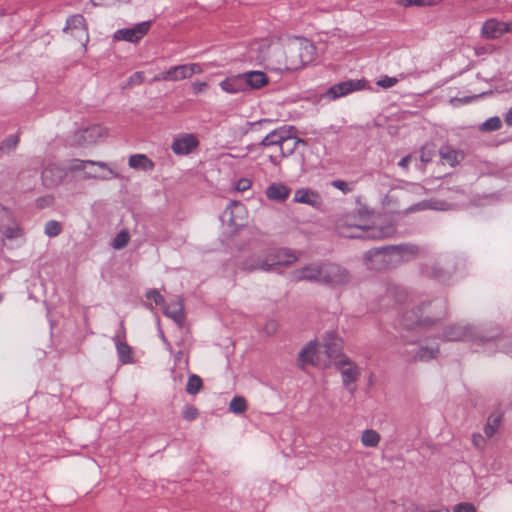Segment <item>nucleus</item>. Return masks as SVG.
<instances>
[{
	"label": "nucleus",
	"mask_w": 512,
	"mask_h": 512,
	"mask_svg": "<svg viewBox=\"0 0 512 512\" xmlns=\"http://www.w3.org/2000/svg\"><path fill=\"white\" fill-rule=\"evenodd\" d=\"M342 349V340L333 331L325 333L324 343L319 344L316 341H310L299 353L297 364L301 369L307 365L326 367L333 358L335 366L341 374L343 386L350 394L356 390L354 383L360 376L359 367L347 356L339 355Z\"/></svg>",
	"instance_id": "f257e3e1"
},
{
	"label": "nucleus",
	"mask_w": 512,
	"mask_h": 512,
	"mask_svg": "<svg viewBox=\"0 0 512 512\" xmlns=\"http://www.w3.org/2000/svg\"><path fill=\"white\" fill-rule=\"evenodd\" d=\"M466 268L465 256L453 252H442L422 262L419 271L423 277L445 286H452L464 276Z\"/></svg>",
	"instance_id": "f03ea898"
},
{
	"label": "nucleus",
	"mask_w": 512,
	"mask_h": 512,
	"mask_svg": "<svg viewBox=\"0 0 512 512\" xmlns=\"http://www.w3.org/2000/svg\"><path fill=\"white\" fill-rule=\"evenodd\" d=\"M291 277L295 281L318 283L332 289H343L349 286L353 279L346 267L330 261L313 262L295 269Z\"/></svg>",
	"instance_id": "7ed1b4c3"
},
{
	"label": "nucleus",
	"mask_w": 512,
	"mask_h": 512,
	"mask_svg": "<svg viewBox=\"0 0 512 512\" xmlns=\"http://www.w3.org/2000/svg\"><path fill=\"white\" fill-rule=\"evenodd\" d=\"M501 333L502 329L497 324H474L462 320L446 325L437 337L443 342H467L479 351Z\"/></svg>",
	"instance_id": "20e7f679"
},
{
	"label": "nucleus",
	"mask_w": 512,
	"mask_h": 512,
	"mask_svg": "<svg viewBox=\"0 0 512 512\" xmlns=\"http://www.w3.org/2000/svg\"><path fill=\"white\" fill-rule=\"evenodd\" d=\"M448 313L446 297L422 298L402 313L400 324L406 330L427 329L442 321Z\"/></svg>",
	"instance_id": "39448f33"
},
{
	"label": "nucleus",
	"mask_w": 512,
	"mask_h": 512,
	"mask_svg": "<svg viewBox=\"0 0 512 512\" xmlns=\"http://www.w3.org/2000/svg\"><path fill=\"white\" fill-rule=\"evenodd\" d=\"M418 253L417 245L404 243L369 249L363 254L362 260L367 270L382 272L411 261Z\"/></svg>",
	"instance_id": "423d86ee"
},
{
	"label": "nucleus",
	"mask_w": 512,
	"mask_h": 512,
	"mask_svg": "<svg viewBox=\"0 0 512 512\" xmlns=\"http://www.w3.org/2000/svg\"><path fill=\"white\" fill-rule=\"evenodd\" d=\"M421 330H410L409 334L401 336L403 347L400 350V356L408 362H429L439 355L437 335Z\"/></svg>",
	"instance_id": "0eeeda50"
},
{
	"label": "nucleus",
	"mask_w": 512,
	"mask_h": 512,
	"mask_svg": "<svg viewBox=\"0 0 512 512\" xmlns=\"http://www.w3.org/2000/svg\"><path fill=\"white\" fill-rule=\"evenodd\" d=\"M339 236L350 239L381 240L396 233V226L387 218H377L371 225H362L350 218L340 219L336 223Z\"/></svg>",
	"instance_id": "6e6552de"
},
{
	"label": "nucleus",
	"mask_w": 512,
	"mask_h": 512,
	"mask_svg": "<svg viewBox=\"0 0 512 512\" xmlns=\"http://www.w3.org/2000/svg\"><path fill=\"white\" fill-rule=\"evenodd\" d=\"M108 136V130L98 124L75 131L69 138V144L75 147L87 148L102 143Z\"/></svg>",
	"instance_id": "1a4fd4ad"
},
{
	"label": "nucleus",
	"mask_w": 512,
	"mask_h": 512,
	"mask_svg": "<svg viewBox=\"0 0 512 512\" xmlns=\"http://www.w3.org/2000/svg\"><path fill=\"white\" fill-rule=\"evenodd\" d=\"M69 168L71 171H83L87 178L108 179L117 176L104 162L73 159L69 162Z\"/></svg>",
	"instance_id": "9d476101"
},
{
	"label": "nucleus",
	"mask_w": 512,
	"mask_h": 512,
	"mask_svg": "<svg viewBox=\"0 0 512 512\" xmlns=\"http://www.w3.org/2000/svg\"><path fill=\"white\" fill-rule=\"evenodd\" d=\"M287 52L288 50L285 51L278 41L275 42L270 52V59H267L265 67L275 71L296 70L297 63L294 56H287Z\"/></svg>",
	"instance_id": "9b49d317"
},
{
	"label": "nucleus",
	"mask_w": 512,
	"mask_h": 512,
	"mask_svg": "<svg viewBox=\"0 0 512 512\" xmlns=\"http://www.w3.org/2000/svg\"><path fill=\"white\" fill-rule=\"evenodd\" d=\"M264 256L268 262V271L277 266H289L297 261L298 256L289 248L268 247L264 248Z\"/></svg>",
	"instance_id": "f8f14e48"
},
{
	"label": "nucleus",
	"mask_w": 512,
	"mask_h": 512,
	"mask_svg": "<svg viewBox=\"0 0 512 512\" xmlns=\"http://www.w3.org/2000/svg\"><path fill=\"white\" fill-rule=\"evenodd\" d=\"M315 50L313 43L306 38L296 37L288 44V53L298 52L297 58L294 57L297 69L314 59Z\"/></svg>",
	"instance_id": "ddd939ff"
},
{
	"label": "nucleus",
	"mask_w": 512,
	"mask_h": 512,
	"mask_svg": "<svg viewBox=\"0 0 512 512\" xmlns=\"http://www.w3.org/2000/svg\"><path fill=\"white\" fill-rule=\"evenodd\" d=\"M0 233L6 240H16L23 236V229L13 212L2 205H0Z\"/></svg>",
	"instance_id": "4468645a"
},
{
	"label": "nucleus",
	"mask_w": 512,
	"mask_h": 512,
	"mask_svg": "<svg viewBox=\"0 0 512 512\" xmlns=\"http://www.w3.org/2000/svg\"><path fill=\"white\" fill-rule=\"evenodd\" d=\"M365 87V81L360 79H348L329 87L322 95L329 101L345 97L353 92L361 91Z\"/></svg>",
	"instance_id": "2eb2a0df"
},
{
	"label": "nucleus",
	"mask_w": 512,
	"mask_h": 512,
	"mask_svg": "<svg viewBox=\"0 0 512 512\" xmlns=\"http://www.w3.org/2000/svg\"><path fill=\"white\" fill-rule=\"evenodd\" d=\"M222 223L228 224L232 228H238L245 225L246 209L245 206L237 201H231L220 216Z\"/></svg>",
	"instance_id": "dca6fc26"
},
{
	"label": "nucleus",
	"mask_w": 512,
	"mask_h": 512,
	"mask_svg": "<svg viewBox=\"0 0 512 512\" xmlns=\"http://www.w3.org/2000/svg\"><path fill=\"white\" fill-rule=\"evenodd\" d=\"M68 171H71L69 163L66 166H62L57 163L48 164L44 167L41 173L43 185L47 188L57 187L67 176Z\"/></svg>",
	"instance_id": "f3484780"
},
{
	"label": "nucleus",
	"mask_w": 512,
	"mask_h": 512,
	"mask_svg": "<svg viewBox=\"0 0 512 512\" xmlns=\"http://www.w3.org/2000/svg\"><path fill=\"white\" fill-rule=\"evenodd\" d=\"M63 32H70L71 35L82 42L84 46L89 41L85 19L81 14L69 16L66 20V25Z\"/></svg>",
	"instance_id": "a211bd4d"
},
{
	"label": "nucleus",
	"mask_w": 512,
	"mask_h": 512,
	"mask_svg": "<svg viewBox=\"0 0 512 512\" xmlns=\"http://www.w3.org/2000/svg\"><path fill=\"white\" fill-rule=\"evenodd\" d=\"M238 266L245 271H268V262H266V257L264 256V248L256 249L243 256V259L238 261Z\"/></svg>",
	"instance_id": "6ab92c4d"
},
{
	"label": "nucleus",
	"mask_w": 512,
	"mask_h": 512,
	"mask_svg": "<svg viewBox=\"0 0 512 512\" xmlns=\"http://www.w3.org/2000/svg\"><path fill=\"white\" fill-rule=\"evenodd\" d=\"M198 145L199 141L195 135L185 133L174 138L171 149L176 155H188Z\"/></svg>",
	"instance_id": "aec40b11"
},
{
	"label": "nucleus",
	"mask_w": 512,
	"mask_h": 512,
	"mask_svg": "<svg viewBox=\"0 0 512 512\" xmlns=\"http://www.w3.org/2000/svg\"><path fill=\"white\" fill-rule=\"evenodd\" d=\"M408 298V292L405 287L395 283H388L386 285V294L380 299L381 306L388 307L390 302L394 304H402Z\"/></svg>",
	"instance_id": "412c9836"
},
{
	"label": "nucleus",
	"mask_w": 512,
	"mask_h": 512,
	"mask_svg": "<svg viewBox=\"0 0 512 512\" xmlns=\"http://www.w3.org/2000/svg\"><path fill=\"white\" fill-rule=\"evenodd\" d=\"M293 201L306 204L314 209H321L323 206L322 197L315 191L308 188H301L295 191Z\"/></svg>",
	"instance_id": "4be33fe9"
},
{
	"label": "nucleus",
	"mask_w": 512,
	"mask_h": 512,
	"mask_svg": "<svg viewBox=\"0 0 512 512\" xmlns=\"http://www.w3.org/2000/svg\"><path fill=\"white\" fill-rule=\"evenodd\" d=\"M275 42L270 39H261L254 42L250 47V54L257 61L265 66L267 59H270V52Z\"/></svg>",
	"instance_id": "5701e85b"
},
{
	"label": "nucleus",
	"mask_w": 512,
	"mask_h": 512,
	"mask_svg": "<svg viewBox=\"0 0 512 512\" xmlns=\"http://www.w3.org/2000/svg\"><path fill=\"white\" fill-rule=\"evenodd\" d=\"M293 130V127H281L278 129L271 130L260 142L259 145L268 147V146H274L277 145L280 147V145L283 144L285 140H289L290 138V131Z\"/></svg>",
	"instance_id": "b1692460"
},
{
	"label": "nucleus",
	"mask_w": 512,
	"mask_h": 512,
	"mask_svg": "<svg viewBox=\"0 0 512 512\" xmlns=\"http://www.w3.org/2000/svg\"><path fill=\"white\" fill-rule=\"evenodd\" d=\"M219 86L228 94H237L246 91L242 73L226 77L219 83Z\"/></svg>",
	"instance_id": "393cba45"
},
{
	"label": "nucleus",
	"mask_w": 512,
	"mask_h": 512,
	"mask_svg": "<svg viewBox=\"0 0 512 512\" xmlns=\"http://www.w3.org/2000/svg\"><path fill=\"white\" fill-rule=\"evenodd\" d=\"M242 74H243V78H244L246 91L248 89L262 88L263 86L267 85L269 82L267 75L262 71L251 70V71L244 72Z\"/></svg>",
	"instance_id": "a878e982"
},
{
	"label": "nucleus",
	"mask_w": 512,
	"mask_h": 512,
	"mask_svg": "<svg viewBox=\"0 0 512 512\" xmlns=\"http://www.w3.org/2000/svg\"><path fill=\"white\" fill-rule=\"evenodd\" d=\"M291 189L283 183L273 182L271 183L266 191V197L278 203L284 202L290 195Z\"/></svg>",
	"instance_id": "bb28decb"
},
{
	"label": "nucleus",
	"mask_w": 512,
	"mask_h": 512,
	"mask_svg": "<svg viewBox=\"0 0 512 512\" xmlns=\"http://www.w3.org/2000/svg\"><path fill=\"white\" fill-rule=\"evenodd\" d=\"M482 35L489 39H494L502 36L507 32L505 22H500L495 19H489L484 22L481 28Z\"/></svg>",
	"instance_id": "cd10ccee"
},
{
	"label": "nucleus",
	"mask_w": 512,
	"mask_h": 512,
	"mask_svg": "<svg viewBox=\"0 0 512 512\" xmlns=\"http://www.w3.org/2000/svg\"><path fill=\"white\" fill-rule=\"evenodd\" d=\"M164 314L171 318L180 327L183 325L185 315L184 306L180 299H177L164 306Z\"/></svg>",
	"instance_id": "c85d7f7f"
},
{
	"label": "nucleus",
	"mask_w": 512,
	"mask_h": 512,
	"mask_svg": "<svg viewBox=\"0 0 512 512\" xmlns=\"http://www.w3.org/2000/svg\"><path fill=\"white\" fill-rule=\"evenodd\" d=\"M130 168L147 172L154 168V164L146 155L135 154L130 156Z\"/></svg>",
	"instance_id": "c756f323"
},
{
	"label": "nucleus",
	"mask_w": 512,
	"mask_h": 512,
	"mask_svg": "<svg viewBox=\"0 0 512 512\" xmlns=\"http://www.w3.org/2000/svg\"><path fill=\"white\" fill-rule=\"evenodd\" d=\"M446 210L444 203H439L437 201L432 200H423L418 203H415L411 206H409L406 211L409 213H413L416 211H423V210Z\"/></svg>",
	"instance_id": "7c9ffc66"
},
{
	"label": "nucleus",
	"mask_w": 512,
	"mask_h": 512,
	"mask_svg": "<svg viewBox=\"0 0 512 512\" xmlns=\"http://www.w3.org/2000/svg\"><path fill=\"white\" fill-rule=\"evenodd\" d=\"M151 27V21H143L130 27V43L138 42L144 35L147 34Z\"/></svg>",
	"instance_id": "2f4dec72"
},
{
	"label": "nucleus",
	"mask_w": 512,
	"mask_h": 512,
	"mask_svg": "<svg viewBox=\"0 0 512 512\" xmlns=\"http://www.w3.org/2000/svg\"><path fill=\"white\" fill-rule=\"evenodd\" d=\"M380 442V435L373 429H366L363 431L361 436V443L365 447H376Z\"/></svg>",
	"instance_id": "473e14b6"
},
{
	"label": "nucleus",
	"mask_w": 512,
	"mask_h": 512,
	"mask_svg": "<svg viewBox=\"0 0 512 512\" xmlns=\"http://www.w3.org/2000/svg\"><path fill=\"white\" fill-rule=\"evenodd\" d=\"M441 158L449 165L454 166L459 162V153L450 146H444L440 149Z\"/></svg>",
	"instance_id": "72a5a7b5"
},
{
	"label": "nucleus",
	"mask_w": 512,
	"mask_h": 512,
	"mask_svg": "<svg viewBox=\"0 0 512 512\" xmlns=\"http://www.w3.org/2000/svg\"><path fill=\"white\" fill-rule=\"evenodd\" d=\"M502 127V120L498 116H493L485 120L480 126L479 130L482 132L497 131Z\"/></svg>",
	"instance_id": "f704fd0d"
},
{
	"label": "nucleus",
	"mask_w": 512,
	"mask_h": 512,
	"mask_svg": "<svg viewBox=\"0 0 512 512\" xmlns=\"http://www.w3.org/2000/svg\"><path fill=\"white\" fill-rule=\"evenodd\" d=\"M114 342L119 355V360L122 364L128 363V345L121 339L120 335L114 337Z\"/></svg>",
	"instance_id": "c9c22d12"
},
{
	"label": "nucleus",
	"mask_w": 512,
	"mask_h": 512,
	"mask_svg": "<svg viewBox=\"0 0 512 512\" xmlns=\"http://www.w3.org/2000/svg\"><path fill=\"white\" fill-rule=\"evenodd\" d=\"M299 142H301L299 139L293 137L290 134L289 140H285L283 142V144L280 145V148H279L280 154H281L280 156L287 157V156L291 155L294 152V150L296 149V146Z\"/></svg>",
	"instance_id": "e433bc0d"
},
{
	"label": "nucleus",
	"mask_w": 512,
	"mask_h": 512,
	"mask_svg": "<svg viewBox=\"0 0 512 512\" xmlns=\"http://www.w3.org/2000/svg\"><path fill=\"white\" fill-rule=\"evenodd\" d=\"M247 409V403L244 397L235 396L229 403V411L234 414H241Z\"/></svg>",
	"instance_id": "4c0bfd02"
},
{
	"label": "nucleus",
	"mask_w": 512,
	"mask_h": 512,
	"mask_svg": "<svg viewBox=\"0 0 512 512\" xmlns=\"http://www.w3.org/2000/svg\"><path fill=\"white\" fill-rule=\"evenodd\" d=\"M500 422H501V415H498V414L491 415L488 418V422L484 427L485 435L487 437H492L495 434Z\"/></svg>",
	"instance_id": "58836bf2"
},
{
	"label": "nucleus",
	"mask_w": 512,
	"mask_h": 512,
	"mask_svg": "<svg viewBox=\"0 0 512 512\" xmlns=\"http://www.w3.org/2000/svg\"><path fill=\"white\" fill-rule=\"evenodd\" d=\"M202 388V380L199 376L192 374L189 376L186 391L190 395H196Z\"/></svg>",
	"instance_id": "ea45409f"
},
{
	"label": "nucleus",
	"mask_w": 512,
	"mask_h": 512,
	"mask_svg": "<svg viewBox=\"0 0 512 512\" xmlns=\"http://www.w3.org/2000/svg\"><path fill=\"white\" fill-rule=\"evenodd\" d=\"M62 231L61 223L56 220H49L46 222L44 227V233L50 237H57Z\"/></svg>",
	"instance_id": "a19ab883"
},
{
	"label": "nucleus",
	"mask_w": 512,
	"mask_h": 512,
	"mask_svg": "<svg viewBox=\"0 0 512 512\" xmlns=\"http://www.w3.org/2000/svg\"><path fill=\"white\" fill-rule=\"evenodd\" d=\"M19 142L18 135H10L0 143L1 153H9L14 150Z\"/></svg>",
	"instance_id": "79ce46f5"
},
{
	"label": "nucleus",
	"mask_w": 512,
	"mask_h": 512,
	"mask_svg": "<svg viewBox=\"0 0 512 512\" xmlns=\"http://www.w3.org/2000/svg\"><path fill=\"white\" fill-rule=\"evenodd\" d=\"M128 244V230L122 229L113 239L112 247L116 250L124 248Z\"/></svg>",
	"instance_id": "37998d69"
},
{
	"label": "nucleus",
	"mask_w": 512,
	"mask_h": 512,
	"mask_svg": "<svg viewBox=\"0 0 512 512\" xmlns=\"http://www.w3.org/2000/svg\"><path fill=\"white\" fill-rule=\"evenodd\" d=\"M185 69L186 68H185L184 64L170 67L169 71H170L171 81H179V80L189 78Z\"/></svg>",
	"instance_id": "c03bdc74"
},
{
	"label": "nucleus",
	"mask_w": 512,
	"mask_h": 512,
	"mask_svg": "<svg viewBox=\"0 0 512 512\" xmlns=\"http://www.w3.org/2000/svg\"><path fill=\"white\" fill-rule=\"evenodd\" d=\"M331 186L342 191L344 194H348L352 191V185L343 180H333Z\"/></svg>",
	"instance_id": "a18cd8bd"
},
{
	"label": "nucleus",
	"mask_w": 512,
	"mask_h": 512,
	"mask_svg": "<svg viewBox=\"0 0 512 512\" xmlns=\"http://www.w3.org/2000/svg\"><path fill=\"white\" fill-rule=\"evenodd\" d=\"M397 82L398 79L395 77L384 76L377 81V85L384 89H387L393 87Z\"/></svg>",
	"instance_id": "49530a36"
},
{
	"label": "nucleus",
	"mask_w": 512,
	"mask_h": 512,
	"mask_svg": "<svg viewBox=\"0 0 512 512\" xmlns=\"http://www.w3.org/2000/svg\"><path fill=\"white\" fill-rule=\"evenodd\" d=\"M146 298L148 301H153L155 305H161L164 303L163 296L157 290H149L146 293Z\"/></svg>",
	"instance_id": "de8ad7c7"
},
{
	"label": "nucleus",
	"mask_w": 512,
	"mask_h": 512,
	"mask_svg": "<svg viewBox=\"0 0 512 512\" xmlns=\"http://www.w3.org/2000/svg\"><path fill=\"white\" fill-rule=\"evenodd\" d=\"M198 416V410L194 406H186L183 411V417L187 421H192Z\"/></svg>",
	"instance_id": "09e8293b"
},
{
	"label": "nucleus",
	"mask_w": 512,
	"mask_h": 512,
	"mask_svg": "<svg viewBox=\"0 0 512 512\" xmlns=\"http://www.w3.org/2000/svg\"><path fill=\"white\" fill-rule=\"evenodd\" d=\"M185 71L188 74V77L190 78L194 74H199L203 72V69L200 64L192 63V64H184Z\"/></svg>",
	"instance_id": "8fccbe9b"
},
{
	"label": "nucleus",
	"mask_w": 512,
	"mask_h": 512,
	"mask_svg": "<svg viewBox=\"0 0 512 512\" xmlns=\"http://www.w3.org/2000/svg\"><path fill=\"white\" fill-rule=\"evenodd\" d=\"M454 512H476V508L471 503H459L454 507Z\"/></svg>",
	"instance_id": "3c124183"
},
{
	"label": "nucleus",
	"mask_w": 512,
	"mask_h": 512,
	"mask_svg": "<svg viewBox=\"0 0 512 512\" xmlns=\"http://www.w3.org/2000/svg\"><path fill=\"white\" fill-rule=\"evenodd\" d=\"M407 187H408L409 191H411L412 193H414L418 196H422L426 193L425 187L418 183L407 184Z\"/></svg>",
	"instance_id": "603ef678"
},
{
	"label": "nucleus",
	"mask_w": 512,
	"mask_h": 512,
	"mask_svg": "<svg viewBox=\"0 0 512 512\" xmlns=\"http://www.w3.org/2000/svg\"><path fill=\"white\" fill-rule=\"evenodd\" d=\"M113 38L116 41H128V27L115 31Z\"/></svg>",
	"instance_id": "864d4df0"
},
{
	"label": "nucleus",
	"mask_w": 512,
	"mask_h": 512,
	"mask_svg": "<svg viewBox=\"0 0 512 512\" xmlns=\"http://www.w3.org/2000/svg\"><path fill=\"white\" fill-rule=\"evenodd\" d=\"M94 6H111L116 3H125L127 0H90Z\"/></svg>",
	"instance_id": "5fc2aeb1"
},
{
	"label": "nucleus",
	"mask_w": 512,
	"mask_h": 512,
	"mask_svg": "<svg viewBox=\"0 0 512 512\" xmlns=\"http://www.w3.org/2000/svg\"><path fill=\"white\" fill-rule=\"evenodd\" d=\"M271 123H272V121L269 119H261L259 121L251 122L249 124L253 130H258V129L266 128V126H269Z\"/></svg>",
	"instance_id": "6e6d98bb"
},
{
	"label": "nucleus",
	"mask_w": 512,
	"mask_h": 512,
	"mask_svg": "<svg viewBox=\"0 0 512 512\" xmlns=\"http://www.w3.org/2000/svg\"><path fill=\"white\" fill-rule=\"evenodd\" d=\"M472 442L473 445L478 449H482L486 444V440L481 434H473Z\"/></svg>",
	"instance_id": "4d7b16f0"
},
{
	"label": "nucleus",
	"mask_w": 512,
	"mask_h": 512,
	"mask_svg": "<svg viewBox=\"0 0 512 512\" xmlns=\"http://www.w3.org/2000/svg\"><path fill=\"white\" fill-rule=\"evenodd\" d=\"M208 87V84L206 82H193L192 88L195 94L203 93L206 88Z\"/></svg>",
	"instance_id": "13d9d810"
},
{
	"label": "nucleus",
	"mask_w": 512,
	"mask_h": 512,
	"mask_svg": "<svg viewBox=\"0 0 512 512\" xmlns=\"http://www.w3.org/2000/svg\"><path fill=\"white\" fill-rule=\"evenodd\" d=\"M156 81H171L170 71L169 69L166 71H162L157 74L154 78Z\"/></svg>",
	"instance_id": "bf43d9fd"
},
{
	"label": "nucleus",
	"mask_w": 512,
	"mask_h": 512,
	"mask_svg": "<svg viewBox=\"0 0 512 512\" xmlns=\"http://www.w3.org/2000/svg\"><path fill=\"white\" fill-rule=\"evenodd\" d=\"M276 330H277V323L274 320H270L266 324V328H265L266 333L268 335H270V334L274 333Z\"/></svg>",
	"instance_id": "052dcab7"
},
{
	"label": "nucleus",
	"mask_w": 512,
	"mask_h": 512,
	"mask_svg": "<svg viewBox=\"0 0 512 512\" xmlns=\"http://www.w3.org/2000/svg\"><path fill=\"white\" fill-rule=\"evenodd\" d=\"M172 377L175 383H182L184 379L183 372H177L176 370H172Z\"/></svg>",
	"instance_id": "680f3d73"
},
{
	"label": "nucleus",
	"mask_w": 512,
	"mask_h": 512,
	"mask_svg": "<svg viewBox=\"0 0 512 512\" xmlns=\"http://www.w3.org/2000/svg\"><path fill=\"white\" fill-rule=\"evenodd\" d=\"M250 187V181L248 179H241L238 182L237 189L240 191H244Z\"/></svg>",
	"instance_id": "e2e57ef3"
},
{
	"label": "nucleus",
	"mask_w": 512,
	"mask_h": 512,
	"mask_svg": "<svg viewBox=\"0 0 512 512\" xmlns=\"http://www.w3.org/2000/svg\"><path fill=\"white\" fill-rule=\"evenodd\" d=\"M504 121L509 127H512V106L505 113Z\"/></svg>",
	"instance_id": "0e129e2a"
},
{
	"label": "nucleus",
	"mask_w": 512,
	"mask_h": 512,
	"mask_svg": "<svg viewBox=\"0 0 512 512\" xmlns=\"http://www.w3.org/2000/svg\"><path fill=\"white\" fill-rule=\"evenodd\" d=\"M410 160H411V157L408 155V156H405L403 157L399 162H398V166L403 168V169H407L408 166H409V163H410Z\"/></svg>",
	"instance_id": "69168bd1"
},
{
	"label": "nucleus",
	"mask_w": 512,
	"mask_h": 512,
	"mask_svg": "<svg viewBox=\"0 0 512 512\" xmlns=\"http://www.w3.org/2000/svg\"><path fill=\"white\" fill-rule=\"evenodd\" d=\"M141 81V74L139 72H136L133 76H130V84L140 82Z\"/></svg>",
	"instance_id": "338daca9"
},
{
	"label": "nucleus",
	"mask_w": 512,
	"mask_h": 512,
	"mask_svg": "<svg viewBox=\"0 0 512 512\" xmlns=\"http://www.w3.org/2000/svg\"><path fill=\"white\" fill-rule=\"evenodd\" d=\"M183 357H184L183 352L178 351L177 354L175 355V362L180 363L181 360L183 359Z\"/></svg>",
	"instance_id": "774afa93"
}]
</instances>
